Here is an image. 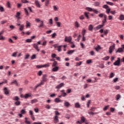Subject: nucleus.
Instances as JSON below:
<instances>
[{
    "instance_id": "f257e3e1",
    "label": "nucleus",
    "mask_w": 124,
    "mask_h": 124,
    "mask_svg": "<svg viewBox=\"0 0 124 124\" xmlns=\"http://www.w3.org/2000/svg\"><path fill=\"white\" fill-rule=\"evenodd\" d=\"M47 75H44L42 77V81H41V83L35 86V89H37V88H38V87H40L41 85H44V82H47Z\"/></svg>"
},
{
    "instance_id": "f03ea898",
    "label": "nucleus",
    "mask_w": 124,
    "mask_h": 124,
    "mask_svg": "<svg viewBox=\"0 0 124 124\" xmlns=\"http://www.w3.org/2000/svg\"><path fill=\"white\" fill-rule=\"evenodd\" d=\"M113 64L114 65H117V66H120V65L121 64V59L118 58V60L113 63Z\"/></svg>"
},
{
    "instance_id": "7ed1b4c3",
    "label": "nucleus",
    "mask_w": 124,
    "mask_h": 124,
    "mask_svg": "<svg viewBox=\"0 0 124 124\" xmlns=\"http://www.w3.org/2000/svg\"><path fill=\"white\" fill-rule=\"evenodd\" d=\"M115 49V44H113L112 46H110L109 48V54H112L113 51Z\"/></svg>"
},
{
    "instance_id": "20e7f679",
    "label": "nucleus",
    "mask_w": 124,
    "mask_h": 124,
    "mask_svg": "<svg viewBox=\"0 0 124 124\" xmlns=\"http://www.w3.org/2000/svg\"><path fill=\"white\" fill-rule=\"evenodd\" d=\"M72 40V38L71 36H69V37H66L65 38V41L66 42H68L69 43Z\"/></svg>"
},
{
    "instance_id": "39448f33",
    "label": "nucleus",
    "mask_w": 124,
    "mask_h": 124,
    "mask_svg": "<svg viewBox=\"0 0 124 124\" xmlns=\"http://www.w3.org/2000/svg\"><path fill=\"white\" fill-rule=\"evenodd\" d=\"M55 48H57V50L58 52H62V46H58L57 45H54Z\"/></svg>"
},
{
    "instance_id": "423d86ee",
    "label": "nucleus",
    "mask_w": 124,
    "mask_h": 124,
    "mask_svg": "<svg viewBox=\"0 0 124 124\" xmlns=\"http://www.w3.org/2000/svg\"><path fill=\"white\" fill-rule=\"evenodd\" d=\"M50 66V65L49 64H45L43 65H38L37 66L38 68H41V67H49Z\"/></svg>"
},
{
    "instance_id": "0eeeda50",
    "label": "nucleus",
    "mask_w": 124,
    "mask_h": 124,
    "mask_svg": "<svg viewBox=\"0 0 124 124\" xmlns=\"http://www.w3.org/2000/svg\"><path fill=\"white\" fill-rule=\"evenodd\" d=\"M107 22V16L106 15H104V19L102 20V23L103 25L105 24V23Z\"/></svg>"
},
{
    "instance_id": "6e6552de",
    "label": "nucleus",
    "mask_w": 124,
    "mask_h": 124,
    "mask_svg": "<svg viewBox=\"0 0 124 124\" xmlns=\"http://www.w3.org/2000/svg\"><path fill=\"white\" fill-rule=\"evenodd\" d=\"M53 119L54 124H58L59 123V117L55 116Z\"/></svg>"
},
{
    "instance_id": "1a4fd4ad",
    "label": "nucleus",
    "mask_w": 124,
    "mask_h": 124,
    "mask_svg": "<svg viewBox=\"0 0 124 124\" xmlns=\"http://www.w3.org/2000/svg\"><path fill=\"white\" fill-rule=\"evenodd\" d=\"M33 47L36 49L37 52H39L40 49L38 48V45L37 44H34L33 45Z\"/></svg>"
},
{
    "instance_id": "9d476101",
    "label": "nucleus",
    "mask_w": 124,
    "mask_h": 124,
    "mask_svg": "<svg viewBox=\"0 0 124 124\" xmlns=\"http://www.w3.org/2000/svg\"><path fill=\"white\" fill-rule=\"evenodd\" d=\"M80 122L81 123H82V124H83V123H85L86 122H87V119H86V118H85V117L84 116H82L80 118Z\"/></svg>"
},
{
    "instance_id": "9b49d317",
    "label": "nucleus",
    "mask_w": 124,
    "mask_h": 124,
    "mask_svg": "<svg viewBox=\"0 0 124 124\" xmlns=\"http://www.w3.org/2000/svg\"><path fill=\"white\" fill-rule=\"evenodd\" d=\"M35 4L36 6L37 7H38L39 8H40V7L41 6L40 5V3H39V1H38V0H35Z\"/></svg>"
},
{
    "instance_id": "f8f14e48",
    "label": "nucleus",
    "mask_w": 124,
    "mask_h": 124,
    "mask_svg": "<svg viewBox=\"0 0 124 124\" xmlns=\"http://www.w3.org/2000/svg\"><path fill=\"white\" fill-rule=\"evenodd\" d=\"M64 86V84L63 83H61L60 84L57 85L56 87V89H61V88L63 87Z\"/></svg>"
},
{
    "instance_id": "ddd939ff",
    "label": "nucleus",
    "mask_w": 124,
    "mask_h": 124,
    "mask_svg": "<svg viewBox=\"0 0 124 124\" xmlns=\"http://www.w3.org/2000/svg\"><path fill=\"white\" fill-rule=\"evenodd\" d=\"M124 49L123 48H121V47H120L118 48L117 50L116 51V53H123Z\"/></svg>"
},
{
    "instance_id": "4468645a",
    "label": "nucleus",
    "mask_w": 124,
    "mask_h": 124,
    "mask_svg": "<svg viewBox=\"0 0 124 124\" xmlns=\"http://www.w3.org/2000/svg\"><path fill=\"white\" fill-rule=\"evenodd\" d=\"M75 108H80L81 105H80V103H79L78 102L76 103L75 104Z\"/></svg>"
},
{
    "instance_id": "2eb2a0df",
    "label": "nucleus",
    "mask_w": 124,
    "mask_h": 124,
    "mask_svg": "<svg viewBox=\"0 0 124 124\" xmlns=\"http://www.w3.org/2000/svg\"><path fill=\"white\" fill-rule=\"evenodd\" d=\"M52 71H53V72H57V71H59V67L56 66L52 68Z\"/></svg>"
},
{
    "instance_id": "dca6fc26",
    "label": "nucleus",
    "mask_w": 124,
    "mask_h": 124,
    "mask_svg": "<svg viewBox=\"0 0 124 124\" xmlns=\"http://www.w3.org/2000/svg\"><path fill=\"white\" fill-rule=\"evenodd\" d=\"M13 84H15L16 86H18V82H17V80L14 79L13 80V81L11 83V85H13Z\"/></svg>"
},
{
    "instance_id": "f3484780",
    "label": "nucleus",
    "mask_w": 124,
    "mask_h": 124,
    "mask_svg": "<svg viewBox=\"0 0 124 124\" xmlns=\"http://www.w3.org/2000/svg\"><path fill=\"white\" fill-rule=\"evenodd\" d=\"M4 93L6 95H7V94H9V92H8V90L7 88H4Z\"/></svg>"
},
{
    "instance_id": "a211bd4d",
    "label": "nucleus",
    "mask_w": 124,
    "mask_h": 124,
    "mask_svg": "<svg viewBox=\"0 0 124 124\" xmlns=\"http://www.w3.org/2000/svg\"><path fill=\"white\" fill-rule=\"evenodd\" d=\"M31 97V93H27L25 95V99H27V98H29V97Z\"/></svg>"
},
{
    "instance_id": "6ab92c4d",
    "label": "nucleus",
    "mask_w": 124,
    "mask_h": 124,
    "mask_svg": "<svg viewBox=\"0 0 124 124\" xmlns=\"http://www.w3.org/2000/svg\"><path fill=\"white\" fill-rule=\"evenodd\" d=\"M64 105L66 107H69V106L70 105V103L68 102H66V101H64Z\"/></svg>"
},
{
    "instance_id": "aec40b11",
    "label": "nucleus",
    "mask_w": 124,
    "mask_h": 124,
    "mask_svg": "<svg viewBox=\"0 0 124 124\" xmlns=\"http://www.w3.org/2000/svg\"><path fill=\"white\" fill-rule=\"evenodd\" d=\"M103 27H104V24H102V25H99L96 27V29L97 30H99V29H101V28H102Z\"/></svg>"
},
{
    "instance_id": "412c9836",
    "label": "nucleus",
    "mask_w": 124,
    "mask_h": 124,
    "mask_svg": "<svg viewBox=\"0 0 124 124\" xmlns=\"http://www.w3.org/2000/svg\"><path fill=\"white\" fill-rule=\"evenodd\" d=\"M93 25H90L88 27V30L90 31H93Z\"/></svg>"
},
{
    "instance_id": "4be33fe9",
    "label": "nucleus",
    "mask_w": 124,
    "mask_h": 124,
    "mask_svg": "<svg viewBox=\"0 0 124 124\" xmlns=\"http://www.w3.org/2000/svg\"><path fill=\"white\" fill-rule=\"evenodd\" d=\"M38 28H44V23L43 22V21H41V24L38 26Z\"/></svg>"
},
{
    "instance_id": "5701e85b",
    "label": "nucleus",
    "mask_w": 124,
    "mask_h": 124,
    "mask_svg": "<svg viewBox=\"0 0 124 124\" xmlns=\"http://www.w3.org/2000/svg\"><path fill=\"white\" fill-rule=\"evenodd\" d=\"M37 102H38V100H37L36 99L31 100V104H33V103H36Z\"/></svg>"
},
{
    "instance_id": "b1692460",
    "label": "nucleus",
    "mask_w": 124,
    "mask_h": 124,
    "mask_svg": "<svg viewBox=\"0 0 124 124\" xmlns=\"http://www.w3.org/2000/svg\"><path fill=\"white\" fill-rule=\"evenodd\" d=\"M119 20H120V21H124V15H121L120 16Z\"/></svg>"
},
{
    "instance_id": "393cba45",
    "label": "nucleus",
    "mask_w": 124,
    "mask_h": 124,
    "mask_svg": "<svg viewBox=\"0 0 124 124\" xmlns=\"http://www.w3.org/2000/svg\"><path fill=\"white\" fill-rule=\"evenodd\" d=\"M20 15H21V14L20 13V12H17L16 13V18H17L18 20H19L20 19Z\"/></svg>"
},
{
    "instance_id": "a878e982",
    "label": "nucleus",
    "mask_w": 124,
    "mask_h": 124,
    "mask_svg": "<svg viewBox=\"0 0 124 124\" xmlns=\"http://www.w3.org/2000/svg\"><path fill=\"white\" fill-rule=\"evenodd\" d=\"M75 26L76 28H79L80 27V24H79L77 21H76L75 23Z\"/></svg>"
},
{
    "instance_id": "bb28decb",
    "label": "nucleus",
    "mask_w": 124,
    "mask_h": 124,
    "mask_svg": "<svg viewBox=\"0 0 124 124\" xmlns=\"http://www.w3.org/2000/svg\"><path fill=\"white\" fill-rule=\"evenodd\" d=\"M20 113L21 114H22V115H24L25 114H26V113H27V111H26V109H22L21 111H20Z\"/></svg>"
},
{
    "instance_id": "cd10ccee",
    "label": "nucleus",
    "mask_w": 124,
    "mask_h": 124,
    "mask_svg": "<svg viewBox=\"0 0 124 124\" xmlns=\"http://www.w3.org/2000/svg\"><path fill=\"white\" fill-rule=\"evenodd\" d=\"M101 49V47L99 46H96L95 48V50L97 51V52H98L99 51V50H100Z\"/></svg>"
},
{
    "instance_id": "c85d7f7f",
    "label": "nucleus",
    "mask_w": 124,
    "mask_h": 124,
    "mask_svg": "<svg viewBox=\"0 0 124 124\" xmlns=\"http://www.w3.org/2000/svg\"><path fill=\"white\" fill-rule=\"evenodd\" d=\"M25 124H31V122L28 121V118L25 117Z\"/></svg>"
},
{
    "instance_id": "c756f323",
    "label": "nucleus",
    "mask_w": 124,
    "mask_h": 124,
    "mask_svg": "<svg viewBox=\"0 0 124 124\" xmlns=\"http://www.w3.org/2000/svg\"><path fill=\"white\" fill-rule=\"evenodd\" d=\"M84 14L87 19H89L90 18V17H89V13L84 12Z\"/></svg>"
},
{
    "instance_id": "7c9ffc66",
    "label": "nucleus",
    "mask_w": 124,
    "mask_h": 124,
    "mask_svg": "<svg viewBox=\"0 0 124 124\" xmlns=\"http://www.w3.org/2000/svg\"><path fill=\"white\" fill-rule=\"evenodd\" d=\"M109 59H110L109 56H106V57L102 58V60H103V61H108V60H109Z\"/></svg>"
},
{
    "instance_id": "2f4dec72",
    "label": "nucleus",
    "mask_w": 124,
    "mask_h": 124,
    "mask_svg": "<svg viewBox=\"0 0 124 124\" xmlns=\"http://www.w3.org/2000/svg\"><path fill=\"white\" fill-rule=\"evenodd\" d=\"M55 102L56 103H59V102H62V101H61V100H60V98H55Z\"/></svg>"
},
{
    "instance_id": "473e14b6",
    "label": "nucleus",
    "mask_w": 124,
    "mask_h": 124,
    "mask_svg": "<svg viewBox=\"0 0 124 124\" xmlns=\"http://www.w3.org/2000/svg\"><path fill=\"white\" fill-rule=\"evenodd\" d=\"M31 27V23L29 22L28 21H26V28H29Z\"/></svg>"
},
{
    "instance_id": "72a5a7b5",
    "label": "nucleus",
    "mask_w": 124,
    "mask_h": 124,
    "mask_svg": "<svg viewBox=\"0 0 124 124\" xmlns=\"http://www.w3.org/2000/svg\"><path fill=\"white\" fill-rule=\"evenodd\" d=\"M15 104L16 106H19L21 104V102L19 101H17L15 103Z\"/></svg>"
},
{
    "instance_id": "f704fd0d",
    "label": "nucleus",
    "mask_w": 124,
    "mask_h": 124,
    "mask_svg": "<svg viewBox=\"0 0 124 124\" xmlns=\"http://www.w3.org/2000/svg\"><path fill=\"white\" fill-rule=\"evenodd\" d=\"M86 10H87V11L92 12V11H93V9L92 8H90V7H86Z\"/></svg>"
},
{
    "instance_id": "c9c22d12",
    "label": "nucleus",
    "mask_w": 124,
    "mask_h": 124,
    "mask_svg": "<svg viewBox=\"0 0 124 124\" xmlns=\"http://www.w3.org/2000/svg\"><path fill=\"white\" fill-rule=\"evenodd\" d=\"M100 4V3H99V2L98 1H96L94 3V6H99Z\"/></svg>"
},
{
    "instance_id": "e433bc0d",
    "label": "nucleus",
    "mask_w": 124,
    "mask_h": 124,
    "mask_svg": "<svg viewBox=\"0 0 124 124\" xmlns=\"http://www.w3.org/2000/svg\"><path fill=\"white\" fill-rule=\"evenodd\" d=\"M111 12V9L110 8H108L106 9V13L107 14H109Z\"/></svg>"
},
{
    "instance_id": "4c0bfd02",
    "label": "nucleus",
    "mask_w": 124,
    "mask_h": 124,
    "mask_svg": "<svg viewBox=\"0 0 124 124\" xmlns=\"http://www.w3.org/2000/svg\"><path fill=\"white\" fill-rule=\"evenodd\" d=\"M120 98H121V95H120L119 94H118L116 96V99L118 101V100H119Z\"/></svg>"
},
{
    "instance_id": "58836bf2",
    "label": "nucleus",
    "mask_w": 124,
    "mask_h": 124,
    "mask_svg": "<svg viewBox=\"0 0 124 124\" xmlns=\"http://www.w3.org/2000/svg\"><path fill=\"white\" fill-rule=\"evenodd\" d=\"M106 2L107 4H109V5H111V6H113V5H114V3L113 2L109 1H106Z\"/></svg>"
},
{
    "instance_id": "ea45409f",
    "label": "nucleus",
    "mask_w": 124,
    "mask_h": 124,
    "mask_svg": "<svg viewBox=\"0 0 124 124\" xmlns=\"http://www.w3.org/2000/svg\"><path fill=\"white\" fill-rule=\"evenodd\" d=\"M115 76V74L113 73H110L109 74V78H113Z\"/></svg>"
},
{
    "instance_id": "a19ab883",
    "label": "nucleus",
    "mask_w": 124,
    "mask_h": 124,
    "mask_svg": "<svg viewBox=\"0 0 124 124\" xmlns=\"http://www.w3.org/2000/svg\"><path fill=\"white\" fill-rule=\"evenodd\" d=\"M13 100H15V101H18L19 100V97L16 96H15L14 99Z\"/></svg>"
},
{
    "instance_id": "79ce46f5",
    "label": "nucleus",
    "mask_w": 124,
    "mask_h": 124,
    "mask_svg": "<svg viewBox=\"0 0 124 124\" xmlns=\"http://www.w3.org/2000/svg\"><path fill=\"white\" fill-rule=\"evenodd\" d=\"M0 40H5V37H3V36L0 35Z\"/></svg>"
},
{
    "instance_id": "37998d69",
    "label": "nucleus",
    "mask_w": 124,
    "mask_h": 124,
    "mask_svg": "<svg viewBox=\"0 0 124 124\" xmlns=\"http://www.w3.org/2000/svg\"><path fill=\"white\" fill-rule=\"evenodd\" d=\"M23 30H24V25L22 24V25H20V26L19 31H23Z\"/></svg>"
},
{
    "instance_id": "c03bdc74",
    "label": "nucleus",
    "mask_w": 124,
    "mask_h": 124,
    "mask_svg": "<svg viewBox=\"0 0 124 124\" xmlns=\"http://www.w3.org/2000/svg\"><path fill=\"white\" fill-rule=\"evenodd\" d=\"M32 40L31 39H27L26 40V42L27 43H31V42Z\"/></svg>"
},
{
    "instance_id": "a18cd8bd",
    "label": "nucleus",
    "mask_w": 124,
    "mask_h": 124,
    "mask_svg": "<svg viewBox=\"0 0 124 124\" xmlns=\"http://www.w3.org/2000/svg\"><path fill=\"white\" fill-rule=\"evenodd\" d=\"M58 64V62L56 61H54V62L52 64L53 67H56V66Z\"/></svg>"
},
{
    "instance_id": "49530a36",
    "label": "nucleus",
    "mask_w": 124,
    "mask_h": 124,
    "mask_svg": "<svg viewBox=\"0 0 124 124\" xmlns=\"http://www.w3.org/2000/svg\"><path fill=\"white\" fill-rule=\"evenodd\" d=\"M73 53H74V50H70L68 51V54L69 55H72V54H73Z\"/></svg>"
},
{
    "instance_id": "de8ad7c7",
    "label": "nucleus",
    "mask_w": 124,
    "mask_h": 124,
    "mask_svg": "<svg viewBox=\"0 0 124 124\" xmlns=\"http://www.w3.org/2000/svg\"><path fill=\"white\" fill-rule=\"evenodd\" d=\"M53 9L54 11H58V9H59V8H58L57 6H54Z\"/></svg>"
},
{
    "instance_id": "09e8293b",
    "label": "nucleus",
    "mask_w": 124,
    "mask_h": 124,
    "mask_svg": "<svg viewBox=\"0 0 124 124\" xmlns=\"http://www.w3.org/2000/svg\"><path fill=\"white\" fill-rule=\"evenodd\" d=\"M92 11L94 12V13H95V14H98V11H97V10L96 9H93Z\"/></svg>"
},
{
    "instance_id": "8fccbe9b",
    "label": "nucleus",
    "mask_w": 124,
    "mask_h": 124,
    "mask_svg": "<svg viewBox=\"0 0 124 124\" xmlns=\"http://www.w3.org/2000/svg\"><path fill=\"white\" fill-rule=\"evenodd\" d=\"M82 64V62H77L76 66H80Z\"/></svg>"
},
{
    "instance_id": "3c124183",
    "label": "nucleus",
    "mask_w": 124,
    "mask_h": 124,
    "mask_svg": "<svg viewBox=\"0 0 124 124\" xmlns=\"http://www.w3.org/2000/svg\"><path fill=\"white\" fill-rule=\"evenodd\" d=\"M48 23H49V25H53V19H50L49 20Z\"/></svg>"
},
{
    "instance_id": "603ef678",
    "label": "nucleus",
    "mask_w": 124,
    "mask_h": 124,
    "mask_svg": "<svg viewBox=\"0 0 124 124\" xmlns=\"http://www.w3.org/2000/svg\"><path fill=\"white\" fill-rule=\"evenodd\" d=\"M103 8H105V9H108V8H109V6H108V5H104L103 6Z\"/></svg>"
},
{
    "instance_id": "864d4df0",
    "label": "nucleus",
    "mask_w": 124,
    "mask_h": 124,
    "mask_svg": "<svg viewBox=\"0 0 124 124\" xmlns=\"http://www.w3.org/2000/svg\"><path fill=\"white\" fill-rule=\"evenodd\" d=\"M0 11L1 12H4V8H3V7L2 6H0Z\"/></svg>"
},
{
    "instance_id": "5fc2aeb1",
    "label": "nucleus",
    "mask_w": 124,
    "mask_h": 124,
    "mask_svg": "<svg viewBox=\"0 0 124 124\" xmlns=\"http://www.w3.org/2000/svg\"><path fill=\"white\" fill-rule=\"evenodd\" d=\"M109 106L108 105L106 107H105V108H103L104 111H106V110H107L108 109V108H109Z\"/></svg>"
},
{
    "instance_id": "6e6d98bb",
    "label": "nucleus",
    "mask_w": 124,
    "mask_h": 124,
    "mask_svg": "<svg viewBox=\"0 0 124 124\" xmlns=\"http://www.w3.org/2000/svg\"><path fill=\"white\" fill-rule=\"evenodd\" d=\"M86 63H87L88 64H90L91 63H92V60H88L86 61Z\"/></svg>"
},
{
    "instance_id": "4d7b16f0",
    "label": "nucleus",
    "mask_w": 124,
    "mask_h": 124,
    "mask_svg": "<svg viewBox=\"0 0 124 124\" xmlns=\"http://www.w3.org/2000/svg\"><path fill=\"white\" fill-rule=\"evenodd\" d=\"M80 20H84L85 19V16H84V15H81L80 16H79Z\"/></svg>"
},
{
    "instance_id": "13d9d810",
    "label": "nucleus",
    "mask_w": 124,
    "mask_h": 124,
    "mask_svg": "<svg viewBox=\"0 0 124 124\" xmlns=\"http://www.w3.org/2000/svg\"><path fill=\"white\" fill-rule=\"evenodd\" d=\"M90 104H91V100H89L88 102L87 103V108H89V107H90Z\"/></svg>"
},
{
    "instance_id": "bf43d9fd",
    "label": "nucleus",
    "mask_w": 124,
    "mask_h": 124,
    "mask_svg": "<svg viewBox=\"0 0 124 124\" xmlns=\"http://www.w3.org/2000/svg\"><path fill=\"white\" fill-rule=\"evenodd\" d=\"M57 26L58 27V28H60L61 27V25H62V23L60 22H56Z\"/></svg>"
},
{
    "instance_id": "052dcab7",
    "label": "nucleus",
    "mask_w": 124,
    "mask_h": 124,
    "mask_svg": "<svg viewBox=\"0 0 124 124\" xmlns=\"http://www.w3.org/2000/svg\"><path fill=\"white\" fill-rule=\"evenodd\" d=\"M36 55L35 54H33L31 57V60H34V59H36Z\"/></svg>"
},
{
    "instance_id": "680f3d73",
    "label": "nucleus",
    "mask_w": 124,
    "mask_h": 124,
    "mask_svg": "<svg viewBox=\"0 0 124 124\" xmlns=\"http://www.w3.org/2000/svg\"><path fill=\"white\" fill-rule=\"evenodd\" d=\"M88 114L89 115H93V116L94 114H96L97 113H93V111H89L88 112Z\"/></svg>"
},
{
    "instance_id": "e2e57ef3",
    "label": "nucleus",
    "mask_w": 124,
    "mask_h": 124,
    "mask_svg": "<svg viewBox=\"0 0 124 124\" xmlns=\"http://www.w3.org/2000/svg\"><path fill=\"white\" fill-rule=\"evenodd\" d=\"M55 116H56L57 117H58V116H60V113H59V111H55Z\"/></svg>"
},
{
    "instance_id": "0e129e2a",
    "label": "nucleus",
    "mask_w": 124,
    "mask_h": 124,
    "mask_svg": "<svg viewBox=\"0 0 124 124\" xmlns=\"http://www.w3.org/2000/svg\"><path fill=\"white\" fill-rule=\"evenodd\" d=\"M110 13L112 14V15H115L116 14V11H110Z\"/></svg>"
},
{
    "instance_id": "69168bd1",
    "label": "nucleus",
    "mask_w": 124,
    "mask_h": 124,
    "mask_svg": "<svg viewBox=\"0 0 124 124\" xmlns=\"http://www.w3.org/2000/svg\"><path fill=\"white\" fill-rule=\"evenodd\" d=\"M118 78H116L113 79V83H116V82H118Z\"/></svg>"
},
{
    "instance_id": "338daca9",
    "label": "nucleus",
    "mask_w": 124,
    "mask_h": 124,
    "mask_svg": "<svg viewBox=\"0 0 124 124\" xmlns=\"http://www.w3.org/2000/svg\"><path fill=\"white\" fill-rule=\"evenodd\" d=\"M66 93H71V89H67L66 91Z\"/></svg>"
},
{
    "instance_id": "774afa93",
    "label": "nucleus",
    "mask_w": 124,
    "mask_h": 124,
    "mask_svg": "<svg viewBox=\"0 0 124 124\" xmlns=\"http://www.w3.org/2000/svg\"><path fill=\"white\" fill-rule=\"evenodd\" d=\"M110 111L112 112H114L115 111V108H110Z\"/></svg>"
}]
</instances>
